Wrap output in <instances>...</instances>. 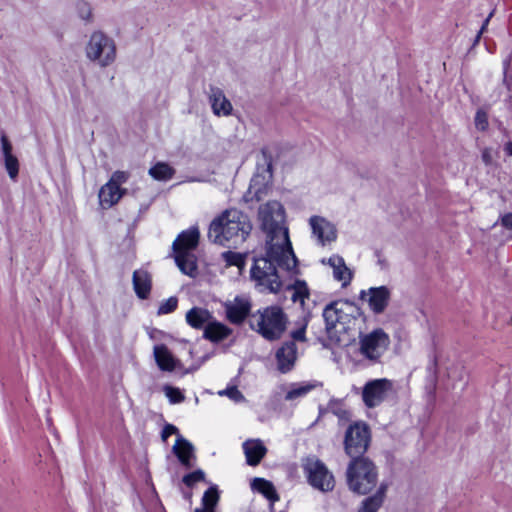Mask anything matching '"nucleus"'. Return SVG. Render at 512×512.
<instances>
[{"mask_svg":"<svg viewBox=\"0 0 512 512\" xmlns=\"http://www.w3.org/2000/svg\"><path fill=\"white\" fill-rule=\"evenodd\" d=\"M474 124L479 131L487 130L489 126L487 113L483 110H478L475 115Z\"/></svg>","mask_w":512,"mask_h":512,"instance_id":"nucleus-41","label":"nucleus"},{"mask_svg":"<svg viewBox=\"0 0 512 512\" xmlns=\"http://www.w3.org/2000/svg\"><path fill=\"white\" fill-rule=\"evenodd\" d=\"M312 237L317 244L326 246L337 239L336 226L325 217L314 215L309 218Z\"/></svg>","mask_w":512,"mask_h":512,"instance_id":"nucleus-12","label":"nucleus"},{"mask_svg":"<svg viewBox=\"0 0 512 512\" xmlns=\"http://www.w3.org/2000/svg\"><path fill=\"white\" fill-rule=\"evenodd\" d=\"M359 315L360 309L352 301L336 300L328 304L324 308L323 317L329 338L335 342H341L350 325Z\"/></svg>","mask_w":512,"mask_h":512,"instance_id":"nucleus-3","label":"nucleus"},{"mask_svg":"<svg viewBox=\"0 0 512 512\" xmlns=\"http://www.w3.org/2000/svg\"><path fill=\"white\" fill-rule=\"evenodd\" d=\"M148 174L157 181H169L175 175V169L166 162H157L153 165Z\"/></svg>","mask_w":512,"mask_h":512,"instance_id":"nucleus-32","label":"nucleus"},{"mask_svg":"<svg viewBox=\"0 0 512 512\" xmlns=\"http://www.w3.org/2000/svg\"><path fill=\"white\" fill-rule=\"evenodd\" d=\"M75 11L77 16L85 23L93 22V7L90 2L86 0H77L75 3Z\"/></svg>","mask_w":512,"mask_h":512,"instance_id":"nucleus-35","label":"nucleus"},{"mask_svg":"<svg viewBox=\"0 0 512 512\" xmlns=\"http://www.w3.org/2000/svg\"><path fill=\"white\" fill-rule=\"evenodd\" d=\"M129 176L128 172L118 170L111 175L108 181L117 187H121L122 184H125L128 181Z\"/></svg>","mask_w":512,"mask_h":512,"instance_id":"nucleus-43","label":"nucleus"},{"mask_svg":"<svg viewBox=\"0 0 512 512\" xmlns=\"http://www.w3.org/2000/svg\"><path fill=\"white\" fill-rule=\"evenodd\" d=\"M125 193L126 189L117 187L108 181L99 190V205L102 209H110L121 200Z\"/></svg>","mask_w":512,"mask_h":512,"instance_id":"nucleus-18","label":"nucleus"},{"mask_svg":"<svg viewBox=\"0 0 512 512\" xmlns=\"http://www.w3.org/2000/svg\"><path fill=\"white\" fill-rule=\"evenodd\" d=\"M226 318L232 324H242L251 311V302L247 296L239 295L223 304Z\"/></svg>","mask_w":512,"mask_h":512,"instance_id":"nucleus-14","label":"nucleus"},{"mask_svg":"<svg viewBox=\"0 0 512 512\" xmlns=\"http://www.w3.org/2000/svg\"><path fill=\"white\" fill-rule=\"evenodd\" d=\"M163 392L165 396L168 398L170 404H178L184 401L185 396L182 391L170 385H165L163 387Z\"/></svg>","mask_w":512,"mask_h":512,"instance_id":"nucleus-37","label":"nucleus"},{"mask_svg":"<svg viewBox=\"0 0 512 512\" xmlns=\"http://www.w3.org/2000/svg\"><path fill=\"white\" fill-rule=\"evenodd\" d=\"M394 393L392 381L381 378L368 381L362 389V400L366 407L374 408L389 399Z\"/></svg>","mask_w":512,"mask_h":512,"instance_id":"nucleus-10","label":"nucleus"},{"mask_svg":"<svg viewBox=\"0 0 512 512\" xmlns=\"http://www.w3.org/2000/svg\"><path fill=\"white\" fill-rule=\"evenodd\" d=\"M323 264H328L333 270V277L335 280L342 283V286H347L352 280V272L346 266L344 259L339 255H332L327 260L322 259Z\"/></svg>","mask_w":512,"mask_h":512,"instance_id":"nucleus-19","label":"nucleus"},{"mask_svg":"<svg viewBox=\"0 0 512 512\" xmlns=\"http://www.w3.org/2000/svg\"><path fill=\"white\" fill-rule=\"evenodd\" d=\"M222 259L225 261L227 266H236L240 272L245 267V255L233 252V251H227L222 253Z\"/></svg>","mask_w":512,"mask_h":512,"instance_id":"nucleus-36","label":"nucleus"},{"mask_svg":"<svg viewBox=\"0 0 512 512\" xmlns=\"http://www.w3.org/2000/svg\"><path fill=\"white\" fill-rule=\"evenodd\" d=\"M154 358L158 367L163 371H173L179 361L172 355L165 345L154 346Z\"/></svg>","mask_w":512,"mask_h":512,"instance_id":"nucleus-27","label":"nucleus"},{"mask_svg":"<svg viewBox=\"0 0 512 512\" xmlns=\"http://www.w3.org/2000/svg\"><path fill=\"white\" fill-rule=\"evenodd\" d=\"M482 160L485 164L489 165L492 162V151L491 149H484L482 152Z\"/></svg>","mask_w":512,"mask_h":512,"instance_id":"nucleus-46","label":"nucleus"},{"mask_svg":"<svg viewBox=\"0 0 512 512\" xmlns=\"http://www.w3.org/2000/svg\"><path fill=\"white\" fill-rule=\"evenodd\" d=\"M269 186L263 175H254L250 181L247 192L244 194L246 202L260 201L267 195Z\"/></svg>","mask_w":512,"mask_h":512,"instance_id":"nucleus-22","label":"nucleus"},{"mask_svg":"<svg viewBox=\"0 0 512 512\" xmlns=\"http://www.w3.org/2000/svg\"><path fill=\"white\" fill-rule=\"evenodd\" d=\"M504 151L507 155L512 156V141H509L505 144Z\"/></svg>","mask_w":512,"mask_h":512,"instance_id":"nucleus-49","label":"nucleus"},{"mask_svg":"<svg viewBox=\"0 0 512 512\" xmlns=\"http://www.w3.org/2000/svg\"><path fill=\"white\" fill-rule=\"evenodd\" d=\"M213 318L214 317L209 310L201 307L191 308L185 316L188 325L195 329H205Z\"/></svg>","mask_w":512,"mask_h":512,"instance_id":"nucleus-25","label":"nucleus"},{"mask_svg":"<svg viewBox=\"0 0 512 512\" xmlns=\"http://www.w3.org/2000/svg\"><path fill=\"white\" fill-rule=\"evenodd\" d=\"M369 440V430L365 424L351 425L345 436L346 453L352 458L359 457L366 451Z\"/></svg>","mask_w":512,"mask_h":512,"instance_id":"nucleus-11","label":"nucleus"},{"mask_svg":"<svg viewBox=\"0 0 512 512\" xmlns=\"http://www.w3.org/2000/svg\"><path fill=\"white\" fill-rule=\"evenodd\" d=\"M151 276L145 270H136L133 273V287L140 299H146L151 291Z\"/></svg>","mask_w":512,"mask_h":512,"instance_id":"nucleus-28","label":"nucleus"},{"mask_svg":"<svg viewBox=\"0 0 512 512\" xmlns=\"http://www.w3.org/2000/svg\"><path fill=\"white\" fill-rule=\"evenodd\" d=\"M178 300L176 297H170L159 305L158 314L165 315L173 312L177 308Z\"/></svg>","mask_w":512,"mask_h":512,"instance_id":"nucleus-39","label":"nucleus"},{"mask_svg":"<svg viewBox=\"0 0 512 512\" xmlns=\"http://www.w3.org/2000/svg\"><path fill=\"white\" fill-rule=\"evenodd\" d=\"M349 488L358 494L369 493L377 483L378 473L375 465L364 457L352 458L347 468Z\"/></svg>","mask_w":512,"mask_h":512,"instance_id":"nucleus-6","label":"nucleus"},{"mask_svg":"<svg viewBox=\"0 0 512 512\" xmlns=\"http://www.w3.org/2000/svg\"><path fill=\"white\" fill-rule=\"evenodd\" d=\"M493 13L491 12L488 17L485 19L480 31L478 32L477 36H476V41H478L481 37V34L486 30L487 26H488V23L492 17Z\"/></svg>","mask_w":512,"mask_h":512,"instance_id":"nucleus-47","label":"nucleus"},{"mask_svg":"<svg viewBox=\"0 0 512 512\" xmlns=\"http://www.w3.org/2000/svg\"><path fill=\"white\" fill-rule=\"evenodd\" d=\"M261 228L266 233L268 253L282 260L286 265L294 264V252L289 239L288 228L285 226V210L278 201H269L259 208Z\"/></svg>","mask_w":512,"mask_h":512,"instance_id":"nucleus-1","label":"nucleus"},{"mask_svg":"<svg viewBox=\"0 0 512 512\" xmlns=\"http://www.w3.org/2000/svg\"><path fill=\"white\" fill-rule=\"evenodd\" d=\"M317 387L316 382H296L284 386L285 401L297 403Z\"/></svg>","mask_w":512,"mask_h":512,"instance_id":"nucleus-20","label":"nucleus"},{"mask_svg":"<svg viewBox=\"0 0 512 512\" xmlns=\"http://www.w3.org/2000/svg\"><path fill=\"white\" fill-rule=\"evenodd\" d=\"M209 102L216 116L227 117L232 114L233 106L220 88L212 87L210 89Z\"/></svg>","mask_w":512,"mask_h":512,"instance_id":"nucleus-17","label":"nucleus"},{"mask_svg":"<svg viewBox=\"0 0 512 512\" xmlns=\"http://www.w3.org/2000/svg\"><path fill=\"white\" fill-rule=\"evenodd\" d=\"M85 56L100 68L111 66L117 56L116 43L103 31H93L85 45Z\"/></svg>","mask_w":512,"mask_h":512,"instance_id":"nucleus-7","label":"nucleus"},{"mask_svg":"<svg viewBox=\"0 0 512 512\" xmlns=\"http://www.w3.org/2000/svg\"><path fill=\"white\" fill-rule=\"evenodd\" d=\"M199 236V230L196 227L183 231L173 242V250L193 251L198 245Z\"/></svg>","mask_w":512,"mask_h":512,"instance_id":"nucleus-23","label":"nucleus"},{"mask_svg":"<svg viewBox=\"0 0 512 512\" xmlns=\"http://www.w3.org/2000/svg\"><path fill=\"white\" fill-rule=\"evenodd\" d=\"M242 446L246 461L251 466L258 465L267 452L266 447L260 439L247 440Z\"/></svg>","mask_w":512,"mask_h":512,"instance_id":"nucleus-21","label":"nucleus"},{"mask_svg":"<svg viewBox=\"0 0 512 512\" xmlns=\"http://www.w3.org/2000/svg\"><path fill=\"white\" fill-rule=\"evenodd\" d=\"M251 488L253 491L263 495L271 504L279 500V496L273 483L264 478H254L251 482Z\"/></svg>","mask_w":512,"mask_h":512,"instance_id":"nucleus-30","label":"nucleus"},{"mask_svg":"<svg viewBox=\"0 0 512 512\" xmlns=\"http://www.w3.org/2000/svg\"><path fill=\"white\" fill-rule=\"evenodd\" d=\"M194 512H215V511H208V510H203V509H200V508H196Z\"/></svg>","mask_w":512,"mask_h":512,"instance_id":"nucleus-50","label":"nucleus"},{"mask_svg":"<svg viewBox=\"0 0 512 512\" xmlns=\"http://www.w3.org/2000/svg\"><path fill=\"white\" fill-rule=\"evenodd\" d=\"M0 163L4 166L9 178L15 181L19 174L20 163L14 154L12 143L4 133L0 136Z\"/></svg>","mask_w":512,"mask_h":512,"instance_id":"nucleus-15","label":"nucleus"},{"mask_svg":"<svg viewBox=\"0 0 512 512\" xmlns=\"http://www.w3.org/2000/svg\"><path fill=\"white\" fill-rule=\"evenodd\" d=\"M304 475L308 483L321 492L332 491L335 479L327 466L316 457H308L302 464Z\"/></svg>","mask_w":512,"mask_h":512,"instance_id":"nucleus-8","label":"nucleus"},{"mask_svg":"<svg viewBox=\"0 0 512 512\" xmlns=\"http://www.w3.org/2000/svg\"><path fill=\"white\" fill-rule=\"evenodd\" d=\"M219 396H226L232 401L239 403L244 400L243 394L237 389V387H228L218 392Z\"/></svg>","mask_w":512,"mask_h":512,"instance_id":"nucleus-40","label":"nucleus"},{"mask_svg":"<svg viewBox=\"0 0 512 512\" xmlns=\"http://www.w3.org/2000/svg\"><path fill=\"white\" fill-rule=\"evenodd\" d=\"M306 328H307V319L303 318L297 323V328L291 331V337L293 339L292 342H305L306 341Z\"/></svg>","mask_w":512,"mask_h":512,"instance_id":"nucleus-38","label":"nucleus"},{"mask_svg":"<svg viewBox=\"0 0 512 512\" xmlns=\"http://www.w3.org/2000/svg\"><path fill=\"white\" fill-rule=\"evenodd\" d=\"M296 359L297 347L294 342H286L276 351L277 368L282 373L292 370Z\"/></svg>","mask_w":512,"mask_h":512,"instance_id":"nucleus-16","label":"nucleus"},{"mask_svg":"<svg viewBox=\"0 0 512 512\" xmlns=\"http://www.w3.org/2000/svg\"><path fill=\"white\" fill-rule=\"evenodd\" d=\"M175 261L179 269L188 276H195L197 273V262L193 251H174Z\"/></svg>","mask_w":512,"mask_h":512,"instance_id":"nucleus-26","label":"nucleus"},{"mask_svg":"<svg viewBox=\"0 0 512 512\" xmlns=\"http://www.w3.org/2000/svg\"><path fill=\"white\" fill-rule=\"evenodd\" d=\"M291 291V299L294 303L304 305L305 300L309 297V289L304 281L297 280L293 285L288 286Z\"/></svg>","mask_w":512,"mask_h":512,"instance_id":"nucleus-33","label":"nucleus"},{"mask_svg":"<svg viewBox=\"0 0 512 512\" xmlns=\"http://www.w3.org/2000/svg\"><path fill=\"white\" fill-rule=\"evenodd\" d=\"M453 379H459L461 380L462 379V374H463V371H462V368L460 366H456L453 368Z\"/></svg>","mask_w":512,"mask_h":512,"instance_id":"nucleus-48","label":"nucleus"},{"mask_svg":"<svg viewBox=\"0 0 512 512\" xmlns=\"http://www.w3.org/2000/svg\"><path fill=\"white\" fill-rule=\"evenodd\" d=\"M205 479V473L202 470L193 471L183 477V482L188 487H192L195 483L203 481Z\"/></svg>","mask_w":512,"mask_h":512,"instance_id":"nucleus-42","label":"nucleus"},{"mask_svg":"<svg viewBox=\"0 0 512 512\" xmlns=\"http://www.w3.org/2000/svg\"><path fill=\"white\" fill-rule=\"evenodd\" d=\"M386 490L387 485L385 483H381L376 493L362 502L358 512H377L383 504Z\"/></svg>","mask_w":512,"mask_h":512,"instance_id":"nucleus-31","label":"nucleus"},{"mask_svg":"<svg viewBox=\"0 0 512 512\" xmlns=\"http://www.w3.org/2000/svg\"><path fill=\"white\" fill-rule=\"evenodd\" d=\"M276 266L287 271H294L297 267V258L294 255V264L288 266L282 260V255H279V259L269 255L268 245H266L265 257L255 258L251 268V278L262 291L277 293L281 289L282 282Z\"/></svg>","mask_w":512,"mask_h":512,"instance_id":"nucleus-4","label":"nucleus"},{"mask_svg":"<svg viewBox=\"0 0 512 512\" xmlns=\"http://www.w3.org/2000/svg\"><path fill=\"white\" fill-rule=\"evenodd\" d=\"M188 181L189 182H200L201 180L199 178H191Z\"/></svg>","mask_w":512,"mask_h":512,"instance_id":"nucleus-51","label":"nucleus"},{"mask_svg":"<svg viewBox=\"0 0 512 512\" xmlns=\"http://www.w3.org/2000/svg\"><path fill=\"white\" fill-rule=\"evenodd\" d=\"M220 499L218 487L216 485L210 486L202 496V507L200 509L215 511V507L217 506Z\"/></svg>","mask_w":512,"mask_h":512,"instance_id":"nucleus-34","label":"nucleus"},{"mask_svg":"<svg viewBox=\"0 0 512 512\" xmlns=\"http://www.w3.org/2000/svg\"><path fill=\"white\" fill-rule=\"evenodd\" d=\"M389 345L390 337L382 328L359 335L360 354L370 361H378L387 351Z\"/></svg>","mask_w":512,"mask_h":512,"instance_id":"nucleus-9","label":"nucleus"},{"mask_svg":"<svg viewBox=\"0 0 512 512\" xmlns=\"http://www.w3.org/2000/svg\"><path fill=\"white\" fill-rule=\"evenodd\" d=\"M501 225L505 229L512 231V213H506L501 217Z\"/></svg>","mask_w":512,"mask_h":512,"instance_id":"nucleus-45","label":"nucleus"},{"mask_svg":"<svg viewBox=\"0 0 512 512\" xmlns=\"http://www.w3.org/2000/svg\"><path fill=\"white\" fill-rule=\"evenodd\" d=\"M180 463L186 468L191 467V458L194 457V447L182 435H178L172 448Z\"/></svg>","mask_w":512,"mask_h":512,"instance_id":"nucleus-24","label":"nucleus"},{"mask_svg":"<svg viewBox=\"0 0 512 512\" xmlns=\"http://www.w3.org/2000/svg\"><path fill=\"white\" fill-rule=\"evenodd\" d=\"M287 316L279 306H269L253 313L250 326L263 338L273 341L279 339L286 330Z\"/></svg>","mask_w":512,"mask_h":512,"instance_id":"nucleus-5","label":"nucleus"},{"mask_svg":"<svg viewBox=\"0 0 512 512\" xmlns=\"http://www.w3.org/2000/svg\"><path fill=\"white\" fill-rule=\"evenodd\" d=\"M174 434L177 437H178V435H180L178 428L172 424H166L162 430L161 437H162L163 441H166L168 439V437H170L171 435H174Z\"/></svg>","mask_w":512,"mask_h":512,"instance_id":"nucleus-44","label":"nucleus"},{"mask_svg":"<svg viewBox=\"0 0 512 512\" xmlns=\"http://www.w3.org/2000/svg\"><path fill=\"white\" fill-rule=\"evenodd\" d=\"M232 329L214 318L204 329V337L212 342H220L228 338Z\"/></svg>","mask_w":512,"mask_h":512,"instance_id":"nucleus-29","label":"nucleus"},{"mask_svg":"<svg viewBox=\"0 0 512 512\" xmlns=\"http://www.w3.org/2000/svg\"><path fill=\"white\" fill-rule=\"evenodd\" d=\"M252 230L249 217L237 209H227L210 224L208 237L220 245L243 243Z\"/></svg>","mask_w":512,"mask_h":512,"instance_id":"nucleus-2","label":"nucleus"},{"mask_svg":"<svg viewBox=\"0 0 512 512\" xmlns=\"http://www.w3.org/2000/svg\"><path fill=\"white\" fill-rule=\"evenodd\" d=\"M360 298L367 302L374 314H381L389 304L391 291L386 286L370 287L360 292Z\"/></svg>","mask_w":512,"mask_h":512,"instance_id":"nucleus-13","label":"nucleus"}]
</instances>
